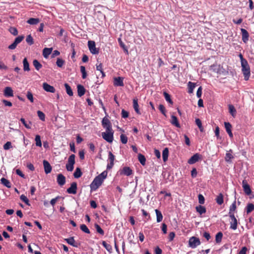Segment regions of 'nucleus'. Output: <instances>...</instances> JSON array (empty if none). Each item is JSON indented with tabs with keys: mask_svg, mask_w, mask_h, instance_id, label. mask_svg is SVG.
Wrapping results in <instances>:
<instances>
[{
	"mask_svg": "<svg viewBox=\"0 0 254 254\" xmlns=\"http://www.w3.org/2000/svg\"><path fill=\"white\" fill-rule=\"evenodd\" d=\"M241 66L242 71L244 76V79L246 81H247L249 80L251 75L250 67L248 62H246L245 64L244 63L241 64Z\"/></svg>",
	"mask_w": 254,
	"mask_h": 254,
	"instance_id": "nucleus-1",
	"label": "nucleus"
},
{
	"mask_svg": "<svg viewBox=\"0 0 254 254\" xmlns=\"http://www.w3.org/2000/svg\"><path fill=\"white\" fill-rule=\"evenodd\" d=\"M103 182V180L100 178L98 176H96L93 182L90 184V188L92 190H97L99 187L101 186Z\"/></svg>",
	"mask_w": 254,
	"mask_h": 254,
	"instance_id": "nucleus-2",
	"label": "nucleus"
},
{
	"mask_svg": "<svg viewBox=\"0 0 254 254\" xmlns=\"http://www.w3.org/2000/svg\"><path fill=\"white\" fill-rule=\"evenodd\" d=\"M75 157L74 154H71L68 158L67 163L66 164V169L68 171L71 172L74 169V164H75Z\"/></svg>",
	"mask_w": 254,
	"mask_h": 254,
	"instance_id": "nucleus-3",
	"label": "nucleus"
},
{
	"mask_svg": "<svg viewBox=\"0 0 254 254\" xmlns=\"http://www.w3.org/2000/svg\"><path fill=\"white\" fill-rule=\"evenodd\" d=\"M114 131L113 129L110 131H106L102 133V136L103 139L109 143L112 142L113 140Z\"/></svg>",
	"mask_w": 254,
	"mask_h": 254,
	"instance_id": "nucleus-4",
	"label": "nucleus"
},
{
	"mask_svg": "<svg viewBox=\"0 0 254 254\" xmlns=\"http://www.w3.org/2000/svg\"><path fill=\"white\" fill-rule=\"evenodd\" d=\"M88 46L90 52L93 55L98 54L99 50L96 48L95 42L94 41H88Z\"/></svg>",
	"mask_w": 254,
	"mask_h": 254,
	"instance_id": "nucleus-5",
	"label": "nucleus"
},
{
	"mask_svg": "<svg viewBox=\"0 0 254 254\" xmlns=\"http://www.w3.org/2000/svg\"><path fill=\"white\" fill-rule=\"evenodd\" d=\"M189 246L191 248H195L200 245V241L198 238L191 237L189 241Z\"/></svg>",
	"mask_w": 254,
	"mask_h": 254,
	"instance_id": "nucleus-6",
	"label": "nucleus"
},
{
	"mask_svg": "<svg viewBox=\"0 0 254 254\" xmlns=\"http://www.w3.org/2000/svg\"><path fill=\"white\" fill-rule=\"evenodd\" d=\"M229 216L231 219V221L230 222V228L232 230H235L238 228V220L236 219V218L235 217L234 214H232V215H230Z\"/></svg>",
	"mask_w": 254,
	"mask_h": 254,
	"instance_id": "nucleus-7",
	"label": "nucleus"
},
{
	"mask_svg": "<svg viewBox=\"0 0 254 254\" xmlns=\"http://www.w3.org/2000/svg\"><path fill=\"white\" fill-rule=\"evenodd\" d=\"M102 125L103 127L106 129V131H110L112 129L111 122L106 117L103 119Z\"/></svg>",
	"mask_w": 254,
	"mask_h": 254,
	"instance_id": "nucleus-8",
	"label": "nucleus"
},
{
	"mask_svg": "<svg viewBox=\"0 0 254 254\" xmlns=\"http://www.w3.org/2000/svg\"><path fill=\"white\" fill-rule=\"evenodd\" d=\"M24 36L23 35L19 36L16 37L15 39L14 42L8 46V49L10 50L15 49L16 48L17 45L19 43H20L24 39Z\"/></svg>",
	"mask_w": 254,
	"mask_h": 254,
	"instance_id": "nucleus-9",
	"label": "nucleus"
},
{
	"mask_svg": "<svg viewBox=\"0 0 254 254\" xmlns=\"http://www.w3.org/2000/svg\"><path fill=\"white\" fill-rule=\"evenodd\" d=\"M77 183L76 182H72L70 187L66 190L67 193L69 194H76L77 192Z\"/></svg>",
	"mask_w": 254,
	"mask_h": 254,
	"instance_id": "nucleus-10",
	"label": "nucleus"
},
{
	"mask_svg": "<svg viewBox=\"0 0 254 254\" xmlns=\"http://www.w3.org/2000/svg\"><path fill=\"white\" fill-rule=\"evenodd\" d=\"M242 186L243 188L245 193L247 195L251 194L252 190L250 185L248 184L246 180H243L242 182Z\"/></svg>",
	"mask_w": 254,
	"mask_h": 254,
	"instance_id": "nucleus-11",
	"label": "nucleus"
},
{
	"mask_svg": "<svg viewBox=\"0 0 254 254\" xmlns=\"http://www.w3.org/2000/svg\"><path fill=\"white\" fill-rule=\"evenodd\" d=\"M3 95L6 97H10L13 96V91L11 87H6L3 90Z\"/></svg>",
	"mask_w": 254,
	"mask_h": 254,
	"instance_id": "nucleus-12",
	"label": "nucleus"
},
{
	"mask_svg": "<svg viewBox=\"0 0 254 254\" xmlns=\"http://www.w3.org/2000/svg\"><path fill=\"white\" fill-rule=\"evenodd\" d=\"M114 85L116 86H123L124 78L122 77H115L114 78Z\"/></svg>",
	"mask_w": 254,
	"mask_h": 254,
	"instance_id": "nucleus-13",
	"label": "nucleus"
},
{
	"mask_svg": "<svg viewBox=\"0 0 254 254\" xmlns=\"http://www.w3.org/2000/svg\"><path fill=\"white\" fill-rule=\"evenodd\" d=\"M241 31L242 36V41L244 43H247L249 40V34L248 32L244 28H241Z\"/></svg>",
	"mask_w": 254,
	"mask_h": 254,
	"instance_id": "nucleus-14",
	"label": "nucleus"
},
{
	"mask_svg": "<svg viewBox=\"0 0 254 254\" xmlns=\"http://www.w3.org/2000/svg\"><path fill=\"white\" fill-rule=\"evenodd\" d=\"M200 159V155L196 153L192 156L188 161V163L190 164H193L197 162Z\"/></svg>",
	"mask_w": 254,
	"mask_h": 254,
	"instance_id": "nucleus-15",
	"label": "nucleus"
},
{
	"mask_svg": "<svg viewBox=\"0 0 254 254\" xmlns=\"http://www.w3.org/2000/svg\"><path fill=\"white\" fill-rule=\"evenodd\" d=\"M43 88L46 91L51 93H54L56 91L55 88L53 86H51L46 82L43 84Z\"/></svg>",
	"mask_w": 254,
	"mask_h": 254,
	"instance_id": "nucleus-16",
	"label": "nucleus"
},
{
	"mask_svg": "<svg viewBox=\"0 0 254 254\" xmlns=\"http://www.w3.org/2000/svg\"><path fill=\"white\" fill-rule=\"evenodd\" d=\"M57 183L58 184L62 186L65 183V177L62 174H59L57 176Z\"/></svg>",
	"mask_w": 254,
	"mask_h": 254,
	"instance_id": "nucleus-17",
	"label": "nucleus"
},
{
	"mask_svg": "<svg viewBox=\"0 0 254 254\" xmlns=\"http://www.w3.org/2000/svg\"><path fill=\"white\" fill-rule=\"evenodd\" d=\"M43 165L44 168V171L46 174L51 173L52 171V166L46 160L43 161Z\"/></svg>",
	"mask_w": 254,
	"mask_h": 254,
	"instance_id": "nucleus-18",
	"label": "nucleus"
},
{
	"mask_svg": "<svg viewBox=\"0 0 254 254\" xmlns=\"http://www.w3.org/2000/svg\"><path fill=\"white\" fill-rule=\"evenodd\" d=\"M132 174V170L128 167H125L121 172V174H124L127 176H130Z\"/></svg>",
	"mask_w": 254,
	"mask_h": 254,
	"instance_id": "nucleus-19",
	"label": "nucleus"
},
{
	"mask_svg": "<svg viewBox=\"0 0 254 254\" xmlns=\"http://www.w3.org/2000/svg\"><path fill=\"white\" fill-rule=\"evenodd\" d=\"M77 93L79 97L82 96L85 93V89L82 85L79 84L77 86Z\"/></svg>",
	"mask_w": 254,
	"mask_h": 254,
	"instance_id": "nucleus-20",
	"label": "nucleus"
},
{
	"mask_svg": "<svg viewBox=\"0 0 254 254\" xmlns=\"http://www.w3.org/2000/svg\"><path fill=\"white\" fill-rule=\"evenodd\" d=\"M171 123L177 127H180V125L178 121V118L174 115L171 116Z\"/></svg>",
	"mask_w": 254,
	"mask_h": 254,
	"instance_id": "nucleus-21",
	"label": "nucleus"
},
{
	"mask_svg": "<svg viewBox=\"0 0 254 254\" xmlns=\"http://www.w3.org/2000/svg\"><path fill=\"white\" fill-rule=\"evenodd\" d=\"M133 107L135 111V112L138 114L140 115L141 113L139 110V105L138 104V100L137 99H133Z\"/></svg>",
	"mask_w": 254,
	"mask_h": 254,
	"instance_id": "nucleus-22",
	"label": "nucleus"
},
{
	"mask_svg": "<svg viewBox=\"0 0 254 254\" xmlns=\"http://www.w3.org/2000/svg\"><path fill=\"white\" fill-rule=\"evenodd\" d=\"M53 49L45 48L43 50V56L44 58H47L51 54Z\"/></svg>",
	"mask_w": 254,
	"mask_h": 254,
	"instance_id": "nucleus-23",
	"label": "nucleus"
},
{
	"mask_svg": "<svg viewBox=\"0 0 254 254\" xmlns=\"http://www.w3.org/2000/svg\"><path fill=\"white\" fill-rule=\"evenodd\" d=\"M229 112L232 117H235L237 114V111L233 105L230 104L228 105Z\"/></svg>",
	"mask_w": 254,
	"mask_h": 254,
	"instance_id": "nucleus-24",
	"label": "nucleus"
},
{
	"mask_svg": "<svg viewBox=\"0 0 254 254\" xmlns=\"http://www.w3.org/2000/svg\"><path fill=\"white\" fill-rule=\"evenodd\" d=\"M236 201L235 200L230 206L229 215L234 214V212L236 211Z\"/></svg>",
	"mask_w": 254,
	"mask_h": 254,
	"instance_id": "nucleus-25",
	"label": "nucleus"
},
{
	"mask_svg": "<svg viewBox=\"0 0 254 254\" xmlns=\"http://www.w3.org/2000/svg\"><path fill=\"white\" fill-rule=\"evenodd\" d=\"M169 156V149L168 148H165L162 152V158L163 161L165 162L168 158Z\"/></svg>",
	"mask_w": 254,
	"mask_h": 254,
	"instance_id": "nucleus-26",
	"label": "nucleus"
},
{
	"mask_svg": "<svg viewBox=\"0 0 254 254\" xmlns=\"http://www.w3.org/2000/svg\"><path fill=\"white\" fill-rule=\"evenodd\" d=\"M195 209L196 211L200 215L205 213L206 211L205 207L201 205L196 206Z\"/></svg>",
	"mask_w": 254,
	"mask_h": 254,
	"instance_id": "nucleus-27",
	"label": "nucleus"
},
{
	"mask_svg": "<svg viewBox=\"0 0 254 254\" xmlns=\"http://www.w3.org/2000/svg\"><path fill=\"white\" fill-rule=\"evenodd\" d=\"M65 241L69 245H71V246H72L73 247H77V245H76L73 237H70V238H67V239H65Z\"/></svg>",
	"mask_w": 254,
	"mask_h": 254,
	"instance_id": "nucleus-28",
	"label": "nucleus"
},
{
	"mask_svg": "<svg viewBox=\"0 0 254 254\" xmlns=\"http://www.w3.org/2000/svg\"><path fill=\"white\" fill-rule=\"evenodd\" d=\"M24 71H29L30 70L29 64L27 58H25L23 60Z\"/></svg>",
	"mask_w": 254,
	"mask_h": 254,
	"instance_id": "nucleus-29",
	"label": "nucleus"
},
{
	"mask_svg": "<svg viewBox=\"0 0 254 254\" xmlns=\"http://www.w3.org/2000/svg\"><path fill=\"white\" fill-rule=\"evenodd\" d=\"M215 200L218 204L221 205L223 203L224 199H223V195L222 193H219L216 197Z\"/></svg>",
	"mask_w": 254,
	"mask_h": 254,
	"instance_id": "nucleus-30",
	"label": "nucleus"
},
{
	"mask_svg": "<svg viewBox=\"0 0 254 254\" xmlns=\"http://www.w3.org/2000/svg\"><path fill=\"white\" fill-rule=\"evenodd\" d=\"M195 87V83L189 81L188 83V93H192L193 89Z\"/></svg>",
	"mask_w": 254,
	"mask_h": 254,
	"instance_id": "nucleus-31",
	"label": "nucleus"
},
{
	"mask_svg": "<svg viewBox=\"0 0 254 254\" xmlns=\"http://www.w3.org/2000/svg\"><path fill=\"white\" fill-rule=\"evenodd\" d=\"M33 64L37 70H39L42 67V64L37 60H33Z\"/></svg>",
	"mask_w": 254,
	"mask_h": 254,
	"instance_id": "nucleus-32",
	"label": "nucleus"
},
{
	"mask_svg": "<svg viewBox=\"0 0 254 254\" xmlns=\"http://www.w3.org/2000/svg\"><path fill=\"white\" fill-rule=\"evenodd\" d=\"M40 22L39 18H30L27 21V22L31 25H36Z\"/></svg>",
	"mask_w": 254,
	"mask_h": 254,
	"instance_id": "nucleus-33",
	"label": "nucleus"
},
{
	"mask_svg": "<svg viewBox=\"0 0 254 254\" xmlns=\"http://www.w3.org/2000/svg\"><path fill=\"white\" fill-rule=\"evenodd\" d=\"M82 175V173L81 171V169L79 168H76L74 173H73V176L75 178H79Z\"/></svg>",
	"mask_w": 254,
	"mask_h": 254,
	"instance_id": "nucleus-34",
	"label": "nucleus"
},
{
	"mask_svg": "<svg viewBox=\"0 0 254 254\" xmlns=\"http://www.w3.org/2000/svg\"><path fill=\"white\" fill-rule=\"evenodd\" d=\"M0 182L2 184L6 187L8 188H10L11 187V184L10 182L4 178H2L0 179Z\"/></svg>",
	"mask_w": 254,
	"mask_h": 254,
	"instance_id": "nucleus-35",
	"label": "nucleus"
},
{
	"mask_svg": "<svg viewBox=\"0 0 254 254\" xmlns=\"http://www.w3.org/2000/svg\"><path fill=\"white\" fill-rule=\"evenodd\" d=\"M246 212L249 214L254 210V204L253 203H248L246 207Z\"/></svg>",
	"mask_w": 254,
	"mask_h": 254,
	"instance_id": "nucleus-36",
	"label": "nucleus"
},
{
	"mask_svg": "<svg viewBox=\"0 0 254 254\" xmlns=\"http://www.w3.org/2000/svg\"><path fill=\"white\" fill-rule=\"evenodd\" d=\"M138 159L141 165L143 166L145 165L146 162V158L143 155L139 153L138 155Z\"/></svg>",
	"mask_w": 254,
	"mask_h": 254,
	"instance_id": "nucleus-37",
	"label": "nucleus"
},
{
	"mask_svg": "<svg viewBox=\"0 0 254 254\" xmlns=\"http://www.w3.org/2000/svg\"><path fill=\"white\" fill-rule=\"evenodd\" d=\"M66 93L70 96H73V92L70 86L67 83L64 84Z\"/></svg>",
	"mask_w": 254,
	"mask_h": 254,
	"instance_id": "nucleus-38",
	"label": "nucleus"
},
{
	"mask_svg": "<svg viewBox=\"0 0 254 254\" xmlns=\"http://www.w3.org/2000/svg\"><path fill=\"white\" fill-rule=\"evenodd\" d=\"M195 122L196 125L198 127L200 131L201 132H203L204 131V128L202 127L201 120L197 118V119H195Z\"/></svg>",
	"mask_w": 254,
	"mask_h": 254,
	"instance_id": "nucleus-39",
	"label": "nucleus"
},
{
	"mask_svg": "<svg viewBox=\"0 0 254 254\" xmlns=\"http://www.w3.org/2000/svg\"><path fill=\"white\" fill-rule=\"evenodd\" d=\"M155 212L157 216V222H160L162 221L163 219V215L161 211L158 209H155Z\"/></svg>",
	"mask_w": 254,
	"mask_h": 254,
	"instance_id": "nucleus-40",
	"label": "nucleus"
},
{
	"mask_svg": "<svg viewBox=\"0 0 254 254\" xmlns=\"http://www.w3.org/2000/svg\"><path fill=\"white\" fill-rule=\"evenodd\" d=\"M103 246L108 251L109 253H111L112 251V247L110 245L107 244L105 241L102 242Z\"/></svg>",
	"mask_w": 254,
	"mask_h": 254,
	"instance_id": "nucleus-41",
	"label": "nucleus"
},
{
	"mask_svg": "<svg viewBox=\"0 0 254 254\" xmlns=\"http://www.w3.org/2000/svg\"><path fill=\"white\" fill-rule=\"evenodd\" d=\"M163 95L165 98V100L168 102H169V103H170L171 104H173V102L172 101L171 98V96L168 93H167L166 92H163Z\"/></svg>",
	"mask_w": 254,
	"mask_h": 254,
	"instance_id": "nucleus-42",
	"label": "nucleus"
},
{
	"mask_svg": "<svg viewBox=\"0 0 254 254\" xmlns=\"http://www.w3.org/2000/svg\"><path fill=\"white\" fill-rule=\"evenodd\" d=\"M80 229L82 231H83V232H84L86 234L90 233V231L89 229L88 228V227L85 224L80 225Z\"/></svg>",
	"mask_w": 254,
	"mask_h": 254,
	"instance_id": "nucleus-43",
	"label": "nucleus"
},
{
	"mask_svg": "<svg viewBox=\"0 0 254 254\" xmlns=\"http://www.w3.org/2000/svg\"><path fill=\"white\" fill-rule=\"evenodd\" d=\"M94 226H95V228L97 231V232L102 235H104V231H103V230L101 228V227L100 226V225H99L98 224H95L94 225Z\"/></svg>",
	"mask_w": 254,
	"mask_h": 254,
	"instance_id": "nucleus-44",
	"label": "nucleus"
},
{
	"mask_svg": "<svg viewBox=\"0 0 254 254\" xmlns=\"http://www.w3.org/2000/svg\"><path fill=\"white\" fill-rule=\"evenodd\" d=\"M222 237L223 234L222 232H219L217 233L215 236L216 242L217 243H220L222 240Z\"/></svg>",
	"mask_w": 254,
	"mask_h": 254,
	"instance_id": "nucleus-45",
	"label": "nucleus"
},
{
	"mask_svg": "<svg viewBox=\"0 0 254 254\" xmlns=\"http://www.w3.org/2000/svg\"><path fill=\"white\" fill-rule=\"evenodd\" d=\"M20 121L22 122V123L23 124V125L26 128L28 129L31 128V123L30 122H29V123H27L24 118H21Z\"/></svg>",
	"mask_w": 254,
	"mask_h": 254,
	"instance_id": "nucleus-46",
	"label": "nucleus"
},
{
	"mask_svg": "<svg viewBox=\"0 0 254 254\" xmlns=\"http://www.w3.org/2000/svg\"><path fill=\"white\" fill-rule=\"evenodd\" d=\"M36 145L37 146L41 147L42 142L41 140V137L39 135H36L35 136Z\"/></svg>",
	"mask_w": 254,
	"mask_h": 254,
	"instance_id": "nucleus-47",
	"label": "nucleus"
},
{
	"mask_svg": "<svg viewBox=\"0 0 254 254\" xmlns=\"http://www.w3.org/2000/svg\"><path fill=\"white\" fill-rule=\"evenodd\" d=\"M80 71L82 73V77L83 79H85L87 77V73L86 71L85 67L84 66H80Z\"/></svg>",
	"mask_w": 254,
	"mask_h": 254,
	"instance_id": "nucleus-48",
	"label": "nucleus"
},
{
	"mask_svg": "<svg viewBox=\"0 0 254 254\" xmlns=\"http://www.w3.org/2000/svg\"><path fill=\"white\" fill-rule=\"evenodd\" d=\"M26 41L29 45H32L34 44V40L31 35H29L26 37Z\"/></svg>",
	"mask_w": 254,
	"mask_h": 254,
	"instance_id": "nucleus-49",
	"label": "nucleus"
},
{
	"mask_svg": "<svg viewBox=\"0 0 254 254\" xmlns=\"http://www.w3.org/2000/svg\"><path fill=\"white\" fill-rule=\"evenodd\" d=\"M26 97L27 99L30 101V102L33 103L34 102L33 94L30 91H27Z\"/></svg>",
	"mask_w": 254,
	"mask_h": 254,
	"instance_id": "nucleus-50",
	"label": "nucleus"
},
{
	"mask_svg": "<svg viewBox=\"0 0 254 254\" xmlns=\"http://www.w3.org/2000/svg\"><path fill=\"white\" fill-rule=\"evenodd\" d=\"M9 32L13 35L14 36H16L18 35V31L17 29L14 27H10L9 29Z\"/></svg>",
	"mask_w": 254,
	"mask_h": 254,
	"instance_id": "nucleus-51",
	"label": "nucleus"
},
{
	"mask_svg": "<svg viewBox=\"0 0 254 254\" xmlns=\"http://www.w3.org/2000/svg\"><path fill=\"white\" fill-rule=\"evenodd\" d=\"M224 126L227 132H229L232 131V125L229 122H225Z\"/></svg>",
	"mask_w": 254,
	"mask_h": 254,
	"instance_id": "nucleus-52",
	"label": "nucleus"
},
{
	"mask_svg": "<svg viewBox=\"0 0 254 254\" xmlns=\"http://www.w3.org/2000/svg\"><path fill=\"white\" fill-rule=\"evenodd\" d=\"M37 115L41 120L42 121H44L45 120V115L43 112L41 111H38Z\"/></svg>",
	"mask_w": 254,
	"mask_h": 254,
	"instance_id": "nucleus-53",
	"label": "nucleus"
},
{
	"mask_svg": "<svg viewBox=\"0 0 254 254\" xmlns=\"http://www.w3.org/2000/svg\"><path fill=\"white\" fill-rule=\"evenodd\" d=\"M64 64V61L60 58H58L56 62V64L58 67H62Z\"/></svg>",
	"mask_w": 254,
	"mask_h": 254,
	"instance_id": "nucleus-54",
	"label": "nucleus"
},
{
	"mask_svg": "<svg viewBox=\"0 0 254 254\" xmlns=\"http://www.w3.org/2000/svg\"><path fill=\"white\" fill-rule=\"evenodd\" d=\"M158 109L163 115H164L165 116H166V110L165 107H164V106L163 105H162V104L159 105Z\"/></svg>",
	"mask_w": 254,
	"mask_h": 254,
	"instance_id": "nucleus-55",
	"label": "nucleus"
},
{
	"mask_svg": "<svg viewBox=\"0 0 254 254\" xmlns=\"http://www.w3.org/2000/svg\"><path fill=\"white\" fill-rule=\"evenodd\" d=\"M20 199L22 201H23L25 204H26L28 205H30L29 203V200L25 195H24V194H22L20 196Z\"/></svg>",
	"mask_w": 254,
	"mask_h": 254,
	"instance_id": "nucleus-56",
	"label": "nucleus"
},
{
	"mask_svg": "<svg viewBox=\"0 0 254 254\" xmlns=\"http://www.w3.org/2000/svg\"><path fill=\"white\" fill-rule=\"evenodd\" d=\"M121 141L123 144H126L127 142V137L125 134H122L120 136Z\"/></svg>",
	"mask_w": 254,
	"mask_h": 254,
	"instance_id": "nucleus-57",
	"label": "nucleus"
},
{
	"mask_svg": "<svg viewBox=\"0 0 254 254\" xmlns=\"http://www.w3.org/2000/svg\"><path fill=\"white\" fill-rule=\"evenodd\" d=\"M198 202L200 204H203L205 202V198L202 194H199L198 195Z\"/></svg>",
	"mask_w": 254,
	"mask_h": 254,
	"instance_id": "nucleus-58",
	"label": "nucleus"
},
{
	"mask_svg": "<svg viewBox=\"0 0 254 254\" xmlns=\"http://www.w3.org/2000/svg\"><path fill=\"white\" fill-rule=\"evenodd\" d=\"M12 148L11 143L10 141H7L3 145V149L5 150H8Z\"/></svg>",
	"mask_w": 254,
	"mask_h": 254,
	"instance_id": "nucleus-59",
	"label": "nucleus"
},
{
	"mask_svg": "<svg viewBox=\"0 0 254 254\" xmlns=\"http://www.w3.org/2000/svg\"><path fill=\"white\" fill-rule=\"evenodd\" d=\"M210 67H211V69L213 70L214 71L218 72V71L220 68V65H218L217 64H214L211 65Z\"/></svg>",
	"mask_w": 254,
	"mask_h": 254,
	"instance_id": "nucleus-60",
	"label": "nucleus"
},
{
	"mask_svg": "<svg viewBox=\"0 0 254 254\" xmlns=\"http://www.w3.org/2000/svg\"><path fill=\"white\" fill-rule=\"evenodd\" d=\"M98 176L104 181V180L106 179L107 176V172L106 171H103L100 175H98Z\"/></svg>",
	"mask_w": 254,
	"mask_h": 254,
	"instance_id": "nucleus-61",
	"label": "nucleus"
},
{
	"mask_svg": "<svg viewBox=\"0 0 254 254\" xmlns=\"http://www.w3.org/2000/svg\"><path fill=\"white\" fill-rule=\"evenodd\" d=\"M233 158V155L230 153H227L225 158L226 162H230L231 159Z\"/></svg>",
	"mask_w": 254,
	"mask_h": 254,
	"instance_id": "nucleus-62",
	"label": "nucleus"
},
{
	"mask_svg": "<svg viewBox=\"0 0 254 254\" xmlns=\"http://www.w3.org/2000/svg\"><path fill=\"white\" fill-rule=\"evenodd\" d=\"M109 161L110 162H114L115 160V156L111 152L109 153Z\"/></svg>",
	"mask_w": 254,
	"mask_h": 254,
	"instance_id": "nucleus-63",
	"label": "nucleus"
},
{
	"mask_svg": "<svg viewBox=\"0 0 254 254\" xmlns=\"http://www.w3.org/2000/svg\"><path fill=\"white\" fill-rule=\"evenodd\" d=\"M2 102L4 104V105L5 106L11 107L12 106V104L11 102L5 99L2 100Z\"/></svg>",
	"mask_w": 254,
	"mask_h": 254,
	"instance_id": "nucleus-64",
	"label": "nucleus"
}]
</instances>
